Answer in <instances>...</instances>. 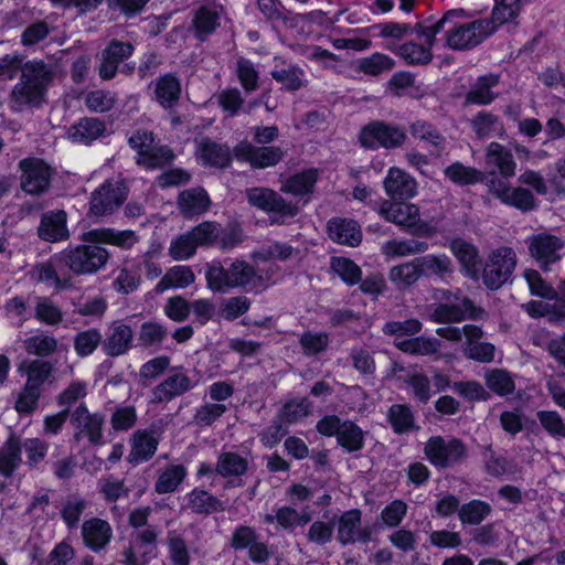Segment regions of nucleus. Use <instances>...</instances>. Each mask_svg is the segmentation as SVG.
Returning <instances> with one entry per match:
<instances>
[{"label": "nucleus", "instance_id": "nucleus-1", "mask_svg": "<svg viewBox=\"0 0 565 565\" xmlns=\"http://www.w3.org/2000/svg\"><path fill=\"white\" fill-rule=\"evenodd\" d=\"M53 82L51 65L42 60L26 61L18 83L8 96V105L14 113L40 108L45 103L49 86Z\"/></svg>", "mask_w": 565, "mask_h": 565}, {"label": "nucleus", "instance_id": "nucleus-2", "mask_svg": "<svg viewBox=\"0 0 565 565\" xmlns=\"http://www.w3.org/2000/svg\"><path fill=\"white\" fill-rule=\"evenodd\" d=\"M109 253L99 243L68 246L60 252V266L66 267L68 275H90L105 267Z\"/></svg>", "mask_w": 565, "mask_h": 565}, {"label": "nucleus", "instance_id": "nucleus-3", "mask_svg": "<svg viewBox=\"0 0 565 565\" xmlns=\"http://www.w3.org/2000/svg\"><path fill=\"white\" fill-rule=\"evenodd\" d=\"M427 460L438 469H447L462 462L468 455L466 445L455 437L433 436L424 446Z\"/></svg>", "mask_w": 565, "mask_h": 565}, {"label": "nucleus", "instance_id": "nucleus-4", "mask_svg": "<svg viewBox=\"0 0 565 565\" xmlns=\"http://www.w3.org/2000/svg\"><path fill=\"white\" fill-rule=\"evenodd\" d=\"M407 139L403 127L383 120H373L362 127L359 134L361 146L366 149H396Z\"/></svg>", "mask_w": 565, "mask_h": 565}, {"label": "nucleus", "instance_id": "nucleus-5", "mask_svg": "<svg viewBox=\"0 0 565 565\" xmlns=\"http://www.w3.org/2000/svg\"><path fill=\"white\" fill-rule=\"evenodd\" d=\"M516 266V254L508 246L493 249L487 257L482 281L491 290L499 289L511 277Z\"/></svg>", "mask_w": 565, "mask_h": 565}, {"label": "nucleus", "instance_id": "nucleus-6", "mask_svg": "<svg viewBox=\"0 0 565 565\" xmlns=\"http://www.w3.org/2000/svg\"><path fill=\"white\" fill-rule=\"evenodd\" d=\"M246 198L252 206L277 215L275 222L278 223L295 217L299 212L297 204L286 201L280 194L268 188L247 189Z\"/></svg>", "mask_w": 565, "mask_h": 565}, {"label": "nucleus", "instance_id": "nucleus-7", "mask_svg": "<svg viewBox=\"0 0 565 565\" xmlns=\"http://www.w3.org/2000/svg\"><path fill=\"white\" fill-rule=\"evenodd\" d=\"M128 196V186L120 179L106 180L90 195L89 213L105 216L117 210Z\"/></svg>", "mask_w": 565, "mask_h": 565}, {"label": "nucleus", "instance_id": "nucleus-8", "mask_svg": "<svg viewBox=\"0 0 565 565\" xmlns=\"http://www.w3.org/2000/svg\"><path fill=\"white\" fill-rule=\"evenodd\" d=\"M495 28L497 25L487 19L454 25L446 33V42L452 50H469L484 41L495 31Z\"/></svg>", "mask_w": 565, "mask_h": 565}, {"label": "nucleus", "instance_id": "nucleus-9", "mask_svg": "<svg viewBox=\"0 0 565 565\" xmlns=\"http://www.w3.org/2000/svg\"><path fill=\"white\" fill-rule=\"evenodd\" d=\"M20 186L32 195L44 194L51 185L53 169L42 159L30 157L19 162Z\"/></svg>", "mask_w": 565, "mask_h": 565}, {"label": "nucleus", "instance_id": "nucleus-10", "mask_svg": "<svg viewBox=\"0 0 565 565\" xmlns=\"http://www.w3.org/2000/svg\"><path fill=\"white\" fill-rule=\"evenodd\" d=\"M71 424L74 427V438L76 440L85 437L93 446H100L105 443V415L90 413L84 403L72 412Z\"/></svg>", "mask_w": 565, "mask_h": 565}, {"label": "nucleus", "instance_id": "nucleus-11", "mask_svg": "<svg viewBox=\"0 0 565 565\" xmlns=\"http://www.w3.org/2000/svg\"><path fill=\"white\" fill-rule=\"evenodd\" d=\"M525 243L530 256L544 271L562 258L564 242L556 235L543 232L527 237Z\"/></svg>", "mask_w": 565, "mask_h": 565}, {"label": "nucleus", "instance_id": "nucleus-12", "mask_svg": "<svg viewBox=\"0 0 565 565\" xmlns=\"http://www.w3.org/2000/svg\"><path fill=\"white\" fill-rule=\"evenodd\" d=\"M196 385L198 381L189 375L184 366H172L167 377L152 390V402L169 403L192 391Z\"/></svg>", "mask_w": 565, "mask_h": 565}, {"label": "nucleus", "instance_id": "nucleus-13", "mask_svg": "<svg viewBox=\"0 0 565 565\" xmlns=\"http://www.w3.org/2000/svg\"><path fill=\"white\" fill-rule=\"evenodd\" d=\"M233 151L237 160L249 163L253 169L275 167L284 159L286 153L280 147H258L247 140L241 141Z\"/></svg>", "mask_w": 565, "mask_h": 565}, {"label": "nucleus", "instance_id": "nucleus-14", "mask_svg": "<svg viewBox=\"0 0 565 565\" xmlns=\"http://www.w3.org/2000/svg\"><path fill=\"white\" fill-rule=\"evenodd\" d=\"M371 527L362 526L361 510L351 509L339 516L337 540L342 546L354 544L356 542L367 543L371 541Z\"/></svg>", "mask_w": 565, "mask_h": 565}, {"label": "nucleus", "instance_id": "nucleus-15", "mask_svg": "<svg viewBox=\"0 0 565 565\" xmlns=\"http://www.w3.org/2000/svg\"><path fill=\"white\" fill-rule=\"evenodd\" d=\"M135 51L130 42H121L111 40L102 52V60L98 66V75L104 81L113 79L117 72L119 64L129 58Z\"/></svg>", "mask_w": 565, "mask_h": 565}, {"label": "nucleus", "instance_id": "nucleus-16", "mask_svg": "<svg viewBox=\"0 0 565 565\" xmlns=\"http://www.w3.org/2000/svg\"><path fill=\"white\" fill-rule=\"evenodd\" d=\"M231 289L246 292H262L265 279L256 276V268L243 259L230 260Z\"/></svg>", "mask_w": 565, "mask_h": 565}, {"label": "nucleus", "instance_id": "nucleus-17", "mask_svg": "<svg viewBox=\"0 0 565 565\" xmlns=\"http://www.w3.org/2000/svg\"><path fill=\"white\" fill-rule=\"evenodd\" d=\"M134 343L132 328L120 320L114 321L103 340V351L107 356L116 358L126 354Z\"/></svg>", "mask_w": 565, "mask_h": 565}, {"label": "nucleus", "instance_id": "nucleus-18", "mask_svg": "<svg viewBox=\"0 0 565 565\" xmlns=\"http://www.w3.org/2000/svg\"><path fill=\"white\" fill-rule=\"evenodd\" d=\"M38 235L41 239L50 243L68 239L67 213L64 210H52L42 214Z\"/></svg>", "mask_w": 565, "mask_h": 565}, {"label": "nucleus", "instance_id": "nucleus-19", "mask_svg": "<svg viewBox=\"0 0 565 565\" xmlns=\"http://www.w3.org/2000/svg\"><path fill=\"white\" fill-rule=\"evenodd\" d=\"M379 213L386 221L408 228L415 227L420 221L418 206L407 202L385 200L382 202Z\"/></svg>", "mask_w": 565, "mask_h": 565}, {"label": "nucleus", "instance_id": "nucleus-20", "mask_svg": "<svg viewBox=\"0 0 565 565\" xmlns=\"http://www.w3.org/2000/svg\"><path fill=\"white\" fill-rule=\"evenodd\" d=\"M463 332L466 338L465 356L480 363H491L494 360L495 348L492 343L480 341L483 337L482 329L473 324H466Z\"/></svg>", "mask_w": 565, "mask_h": 565}, {"label": "nucleus", "instance_id": "nucleus-21", "mask_svg": "<svg viewBox=\"0 0 565 565\" xmlns=\"http://www.w3.org/2000/svg\"><path fill=\"white\" fill-rule=\"evenodd\" d=\"M486 167L490 174H500L503 178L515 175L516 163L509 149L499 142L488 145L484 153Z\"/></svg>", "mask_w": 565, "mask_h": 565}, {"label": "nucleus", "instance_id": "nucleus-22", "mask_svg": "<svg viewBox=\"0 0 565 565\" xmlns=\"http://www.w3.org/2000/svg\"><path fill=\"white\" fill-rule=\"evenodd\" d=\"M178 209L185 218H192L206 213L212 204L207 192L201 188H191L179 193Z\"/></svg>", "mask_w": 565, "mask_h": 565}, {"label": "nucleus", "instance_id": "nucleus-23", "mask_svg": "<svg viewBox=\"0 0 565 565\" xmlns=\"http://www.w3.org/2000/svg\"><path fill=\"white\" fill-rule=\"evenodd\" d=\"M82 241L85 243L110 244L122 249H130L138 242V236L130 230L117 231L104 227L83 233Z\"/></svg>", "mask_w": 565, "mask_h": 565}, {"label": "nucleus", "instance_id": "nucleus-24", "mask_svg": "<svg viewBox=\"0 0 565 565\" xmlns=\"http://www.w3.org/2000/svg\"><path fill=\"white\" fill-rule=\"evenodd\" d=\"M113 529L110 524L99 518H92L82 524L84 544L95 553L103 551L110 542Z\"/></svg>", "mask_w": 565, "mask_h": 565}, {"label": "nucleus", "instance_id": "nucleus-25", "mask_svg": "<svg viewBox=\"0 0 565 565\" xmlns=\"http://www.w3.org/2000/svg\"><path fill=\"white\" fill-rule=\"evenodd\" d=\"M385 192L393 200H405L416 194V180L398 168H391L384 180Z\"/></svg>", "mask_w": 565, "mask_h": 565}, {"label": "nucleus", "instance_id": "nucleus-26", "mask_svg": "<svg viewBox=\"0 0 565 565\" xmlns=\"http://www.w3.org/2000/svg\"><path fill=\"white\" fill-rule=\"evenodd\" d=\"M153 86V99L164 109L173 108L181 97V82L171 74H164L151 83Z\"/></svg>", "mask_w": 565, "mask_h": 565}, {"label": "nucleus", "instance_id": "nucleus-27", "mask_svg": "<svg viewBox=\"0 0 565 565\" xmlns=\"http://www.w3.org/2000/svg\"><path fill=\"white\" fill-rule=\"evenodd\" d=\"M159 438L153 430L138 429L130 438L128 460L131 463L148 461L157 451Z\"/></svg>", "mask_w": 565, "mask_h": 565}, {"label": "nucleus", "instance_id": "nucleus-28", "mask_svg": "<svg viewBox=\"0 0 565 565\" xmlns=\"http://www.w3.org/2000/svg\"><path fill=\"white\" fill-rule=\"evenodd\" d=\"M184 508L198 515H210L223 512L224 503L206 490L195 488L185 495Z\"/></svg>", "mask_w": 565, "mask_h": 565}, {"label": "nucleus", "instance_id": "nucleus-29", "mask_svg": "<svg viewBox=\"0 0 565 565\" xmlns=\"http://www.w3.org/2000/svg\"><path fill=\"white\" fill-rule=\"evenodd\" d=\"M329 237L339 244L358 246L362 241V233L353 220L334 217L328 222Z\"/></svg>", "mask_w": 565, "mask_h": 565}, {"label": "nucleus", "instance_id": "nucleus-30", "mask_svg": "<svg viewBox=\"0 0 565 565\" xmlns=\"http://www.w3.org/2000/svg\"><path fill=\"white\" fill-rule=\"evenodd\" d=\"M472 309L473 302L469 298H462L461 303H435L429 318L436 323H457L463 321Z\"/></svg>", "mask_w": 565, "mask_h": 565}, {"label": "nucleus", "instance_id": "nucleus-31", "mask_svg": "<svg viewBox=\"0 0 565 565\" xmlns=\"http://www.w3.org/2000/svg\"><path fill=\"white\" fill-rule=\"evenodd\" d=\"M21 465L22 455L19 436L11 434L0 446V477L11 479Z\"/></svg>", "mask_w": 565, "mask_h": 565}, {"label": "nucleus", "instance_id": "nucleus-32", "mask_svg": "<svg viewBox=\"0 0 565 565\" xmlns=\"http://www.w3.org/2000/svg\"><path fill=\"white\" fill-rule=\"evenodd\" d=\"M106 131L104 120L85 117L68 128L67 136L73 142L88 145L103 136Z\"/></svg>", "mask_w": 565, "mask_h": 565}, {"label": "nucleus", "instance_id": "nucleus-33", "mask_svg": "<svg viewBox=\"0 0 565 565\" xmlns=\"http://www.w3.org/2000/svg\"><path fill=\"white\" fill-rule=\"evenodd\" d=\"M196 153L205 166L225 168L232 160L227 146L220 145L209 138H202L198 142Z\"/></svg>", "mask_w": 565, "mask_h": 565}, {"label": "nucleus", "instance_id": "nucleus-34", "mask_svg": "<svg viewBox=\"0 0 565 565\" xmlns=\"http://www.w3.org/2000/svg\"><path fill=\"white\" fill-rule=\"evenodd\" d=\"M220 25L218 12L209 6H202L194 11L192 29L199 41H205Z\"/></svg>", "mask_w": 565, "mask_h": 565}, {"label": "nucleus", "instance_id": "nucleus-35", "mask_svg": "<svg viewBox=\"0 0 565 565\" xmlns=\"http://www.w3.org/2000/svg\"><path fill=\"white\" fill-rule=\"evenodd\" d=\"M470 126L477 138H494L505 135L504 126L498 116L490 111L481 110L471 120Z\"/></svg>", "mask_w": 565, "mask_h": 565}, {"label": "nucleus", "instance_id": "nucleus-36", "mask_svg": "<svg viewBox=\"0 0 565 565\" xmlns=\"http://www.w3.org/2000/svg\"><path fill=\"white\" fill-rule=\"evenodd\" d=\"M498 83L499 77L497 75L489 74L478 77L470 90L466 94L465 104L488 105L492 103L497 97L492 88L495 87Z\"/></svg>", "mask_w": 565, "mask_h": 565}, {"label": "nucleus", "instance_id": "nucleus-37", "mask_svg": "<svg viewBox=\"0 0 565 565\" xmlns=\"http://www.w3.org/2000/svg\"><path fill=\"white\" fill-rule=\"evenodd\" d=\"M230 260H213L205 265L206 285L212 291L225 294L231 290Z\"/></svg>", "mask_w": 565, "mask_h": 565}, {"label": "nucleus", "instance_id": "nucleus-38", "mask_svg": "<svg viewBox=\"0 0 565 565\" xmlns=\"http://www.w3.org/2000/svg\"><path fill=\"white\" fill-rule=\"evenodd\" d=\"M394 67L395 61L391 56L379 52L366 57H361L354 62L355 72L373 77L388 73Z\"/></svg>", "mask_w": 565, "mask_h": 565}, {"label": "nucleus", "instance_id": "nucleus-39", "mask_svg": "<svg viewBox=\"0 0 565 565\" xmlns=\"http://www.w3.org/2000/svg\"><path fill=\"white\" fill-rule=\"evenodd\" d=\"M195 275L190 266L177 265L167 270L156 286L157 292H163L170 288H185L193 284Z\"/></svg>", "mask_w": 565, "mask_h": 565}, {"label": "nucleus", "instance_id": "nucleus-40", "mask_svg": "<svg viewBox=\"0 0 565 565\" xmlns=\"http://www.w3.org/2000/svg\"><path fill=\"white\" fill-rule=\"evenodd\" d=\"M248 470L247 458L233 451H224L218 455L215 472L223 478L241 477Z\"/></svg>", "mask_w": 565, "mask_h": 565}, {"label": "nucleus", "instance_id": "nucleus-41", "mask_svg": "<svg viewBox=\"0 0 565 565\" xmlns=\"http://www.w3.org/2000/svg\"><path fill=\"white\" fill-rule=\"evenodd\" d=\"M463 15L465 11L462 9L449 10L441 19L430 25L416 23L412 32H416L419 39H424L423 45L431 50L436 41V35L444 29L445 24L451 22L454 19L462 18Z\"/></svg>", "mask_w": 565, "mask_h": 565}, {"label": "nucleus", "instance_id": "nucleus-42", "mask_svg": "<svg viewBox=\"0 0 565 565\" xmlns=\"http://www.w3.org/2000/svg\"><path fill=\"white\" fill-rule=\"evenodd\" d=\"M186 477V469L183 465H170L159 471L154 483V491L158 494L174 492Z\"/></svg>", "mask_w": 565, "mask_h": 565}, {"label": "nucleus", "instance_id": "nucleus-43", "mask_svg": "<svg viewBox=\"0 0 565 565\" xmlns=\"http://www.w3.org/2000/svg\"><path fill=\"white\" fill-rule=\"evenodd\" d=\"M317 180L318 171L316 169H308L288 178L282 183L280 190L297 196L306 195L312 192Z\"/></svg>", "mask_w": 565, "mask_h": 565}, {"label": "nucleus", "instance_id": "nucleus-44", "mask_svg": "<svg viewBox=\"0 0 565 565\" xmlns=\"http://www.w3.org/2000/svg\"><path fill=\"white\" fill-rule=\"evenodd\" d=\"M60 253L55 254L49 263L42 264L39 269V279L44 282H53L56 287L67 288L71 286L72 276L68 275L65 266L58 264Z\"/></svg>", "mask_w": 565, "mask_h": 565}, {"label": "nucleus", "instance_id": "nucleus-45", "mask_svg": "<svg viewBox=\"0 0 565 565\" xmlns=\"http://www.w3.org/2000/svg\"><path fill=\"white\" fill-rule=\"evenodd\" d=\"M416 265L419 267L420 276L445 277L452 273V263L447 255H426L416 258Z\"/></svg>", "mask_w": 565, "mask_h": 565}, {"label": "nucleus", "instance_id": "nucleus-46", "mask_svg": "<svg viewBox=\"0 0 565 565\" xmlns=\"http://www.w3.org/2000/svg\"><path fill=\"white\" fill-rule=\"evenodd\" d=\"M450 249L466 269L467 274L475 276L479 265L478 249L472 244L461 238L454 239L450 244Z\"/></svg>", "mask_w": 565, "mask_h": 565}, {"label": "nucleus", "instance_id": "nucleus-47", "mask_svg": "<svg viewBox=\"0 0 565 565\" xmlns=\"http://www.w3.org/2000/svg\"><path fill=\"white\" fill-rule=\"evenodd\" d=\"M365 434L355 423L343 420L337 441L348 452L360 451L364 447Z\"/></svg>", "mask_w": 565, "mask_h": 565}, {"label": "nucleus", "instance_id": "nucleus-48", "mask_svg": "<svg viewBox=\"0 0 565 565\" xmlns=\"http://www.w3.org/2000/svg\"><path fill=\"white\" fill-rule=\"evenodd\" d=\"M428 244L417 239H392L382 246V252L386 256L403 257L425 253Z\"/></svg>", "mask_w": 565, "mask_h": 565}, {"label": "nucleus", "instance_id": "nucleus-49", "mask_svg": "<svg viewBox=\"0 0 565 565\" xmlns=\"http://www.w3.org/2000/svg\"><path fill=\"white\" fill-rule=\"evenodd\" d=\"M166 543L171 565H190V550L185 539L178 531H169Z\"/></svg>", "mask_w": 565, "mask_h": 565}, {"label": "nucleus", "instance_id": "nucleus-50", "mask_svg": "<svg viewBox=\"0 0 565 565\" xmlns=\"http://www.w3.org/2000/svg\"><path fill=\"white\" fill-rule=\"evenodd\" d=\"M388 422L396 434H405L414 429L415 417L412 408L405 404H394L387 412Z\"/></svg>", "mask_w": 565, "mask_h": 565}, {"label": "nucleus", "instance_id": "nucleus-51", "mask_svg": "<svg viewBox=\"0 0 565 565\" xmlns=\"http://www.w3.org/2000/svg\"><path fill=\"white\" fill-rule=\"evenodd\" d=\"M491 512L488 502L475 499L461 504L458 518L463 525H479Z\"/></svg>", "mask_w": 565, "mask_h": 565}, {"label": "nucleus", "instance_id": "nucleus-52", "mask_svg": "<svg viewBox=\"0 0 565 565\" xmlns=\"http://www.w3.org/2000/svg\"><path fill=\"white\" fill-rule=\"evenodd\" d=\"M174 158L170 147L153 143L142 157H137L136 162L146 169H157L171 163Z\"/></svg>", "mask_w": 565, "mask_h": 565}, {"label": "nucleus", "instance_id": "nucleus-53", "mask_svg": "<svg viewBox=\"0 0 565 565\" xmlns=\"http://www.w3.org/2000/svg\"><path fill=\"white\" fill-rule=\"evenodd\" d=\"M226 412L227 406L223 403L205 402L195 409L192 420L199 428L211 427Z\"/></svg>", "mask_w": 565, "mask_h": 565}, {"label": "nucleus", "instance_id": "nucleus-54", "mask_svg": "<svg viewBox=\"0 0 565 565\" xmlns=\"http://www.w3.org/2000/svg\"><path fill=\"white\" fill-rule=\"evenodd\" d=\"M100 344L103 345V335L96 328L83 330L73 339L74 350L79 358L92 355Z\"/></svg>", "mask_w": 565, "mask_h": 565}, {"label": "nucleus", "instance_id": "nucleus-55", "mask_svg": "<svg viewBox=\"0 0 565 565\" xmlns=\"http://www.w3.org/2000/svg\"><path fill=\"white\" fill-rule=\"evenodd\" d=\"M445 175L459 185H471L483 181V172L476 168L455 162L445 169Z\"/></svg>", "mask_w": 565, "mask_h": 565}, {"label": "nucleus", "instance_id": "nucleus-56", "mask_svg": "<svg viewBox=\"0 0 565 565\" xmlns=\"http://www.w3.org/2000/svg\"><path fill=\"white\" fill-rule=\"evenodd\" d=\"M19 446L21 447V452L24 451L25 454V463L30 469L38 468L45 459L49 450V443L38 437L24 440L19 437Z\"/></svg>", "mask_w": 565, "mask_h": 565}, {"label": "nucleus", "instance_id": "nucleus-57", "mask_svg": "<svg viewBox=\"0 0 565 565\" xmlns=\"http://www.w3.org/2000/svg\"><path fill=\"white\" fill-rule=\"evenodd\" d=\"M87 505V500L77 493L66 497L61 508V516L67 527L74 529L78 525L81 515L86 510Z\"/></svg>", "mask_w": 565, "mask_h": 565}, {"label": "nucleus", "instance_id": "nucleus-58", "mask_svg": "<svg viewBox=\"0 0 565 565\" xmlns=\"http://www.w3.org/2000/svg\"><path fill=\"white\" fill-rule=\"evenodd\" d=\"M409 132L414 138L433 146L437 151L443 150L445 147V137L435 126L427 121L417 120L413 122L409 127Z\"/></svg>", "mask_w": 565, "mask_h": 565}, {"label": "nucleus", "instance_id": "nucleus-59", "mask_svg": "<svg viewBox=\"0 0 565 565\" xmlns=\"http://www.w3.org/2000/svg\"><path fill=\"white\" fill-rule=\"evenodd\" d=\"M34 318L42 323L56 326L62 322L63 312L52 299L34 297Z\"/></svg>", "mask_w": 565, "mask_h": 565}, {"label": "nucleus", "instance_id": "nucleus-60", "mask_svg": "<svg viewBox=\"0 0 565 565\" xmlns=\"http://www.w3.org/2000/svg\"><path fill=\"white\" fill-rule=\"evenodd\" d=\"M484 381L487 387L500 396L512 394L515 390V383L511 374L502 369H493L487 372Z\"/></svg>", "mask_w": 565, "mask_h": 565}, {"label": "nucleus", "instance_id": "nucleus-61", "mask_svg": "<svg viewBox=\"0 0 565 565\" xmlns=\"http://www.w3.org/2000/svg\"><path fill=\"white\" fill-rule=\"evenodd\" d=\"M57 339L44 333L32 335L24 341L25 351L40 358L52 355L57 350Z\"/></svg>", "mask_w": 565, "mask_h": 565}, {"label": "nucleus", "instance_id": "nucleus-62", "mask_svg": "<svg viewBox=\"0 0 565 565\" xmlns=\"http://www.w3.org/2000/svg\"><path fill=\"white\" fill-rule=\"evenodd\" d=\"M397 54L411 65H426L433 60V53L428 46L414 42L402 44Z\"/></svg>", "mask_w": 565, "mask_h": 565}, {"label": "nucleus", "instance_id": "nucleus-63", "mask_svg": "<svg viewBox=\"0 0 565 565\" xmlns=\"http://www.w3.org/2000/svg\"><path fill=\"white\" fill-rule=\"evenodd\" d=\"M137 409L132 405H118L110 415V426L114 431H128L137 424Z\"/></svg>", "mask_w": 565, "mask_h": 565}, {"label": "nucleus", "instance_id": "nucleus-64", "mask_svg": "<svg viewBox=\"0 0 565 565\" xmlns=\"http://www.w3.org/2000/svg\"><path fill=\"white\" fill-rule=\"evenodd\" d=\"M167 329L162 324L154 321H147L140 326L138 341L143 348H159L167 338Z\"/></svg>", "mask_w": 565, "mask_h": 565}]
</instances>
